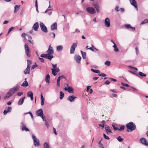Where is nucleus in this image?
Instances as JSON below:
<instances>
[{
	"label": "nucleus",
	"instance_id": "55",
	"mask_svg": "<svg viewBox=\"0 0 148 148\" xmlns=\"http://www.w3.org/2000/svg\"><path fill=\"white\" fill-rule=\"evenodd\" d=\"M44 121H45V125L47 127H48L49 126V125L48 122L46 120H44Z\"/></svg>",
	"mask_w": 148,
	"mask_h": 148
},
{
	"label": "nucleus",
	"instance_id": "39",
	"mask_svg": "<svg viewBox=\"0 0 148 148\" xmlns=\"http://www.w3.org/2000/svg\"><path fill=\"white\" fill-rule=\"evenodd\" d=\"M35 7L36 9V10L37 12H39V11L38 10V5L37 3V0H36L35 2Z\"/></svg>",
	"mask_w": 148,
	"mask_h": 148
},
{
	"label": "nucleus",
	"instance_id": "24",
	"mask_svg": "<svg viewBox=\"0 0 148 148\" xmlns=\"http://www.w3.org/2000/svg\"><path fill=\"white\" fill-rule=\"evenodd\" d=\"M49 80H50V76L49 75L47 74L45 77V80L46 82L47 83H49Z\"/></svg>",
	"mask_w": 148,
	"mask_h": 148
},
{
	"label": "nucleus",
	"instance_id": "51",
	"mask_svg": "<svg viewBox=\"0 0 148 148\" xmlns=\"http://www.w3.org/2000/svg\"><path fill=\"white\" fill-rule=\"evenodd\" d=\"M23 92H18L17 93V95L18 96H20L23 94Z\"/></svg>",
	"mask_w": 148,
	"mask_h": 148
},
{
	"label": "nucleus",
	"instance_id": "27",
	"mask_svg": "<svg viewBox=\"0 0 148 148\" xmlns=\"http://www.w3.org/2000/svg\"><path fill=\"white\" fill-rule=\"evenodd\" d=\"M63 47L62 45H59L57 47L56 50L58 51H60L63 49Z\"/></svg>",
	"mask_w": 148,
	"mask_h": 148
},
{
	"label": "nucleus",
	"instance_id": "37",
	"mask_svg": "<svg viewBox=\"0 0 148 148\" xmlns=\"http://www.w3.org/2000/svg\"><path fill=\"white\" fill-rule=\"evenodd\" d=\"M94 7L96 9L97 12H98L99 11V7L98 5L96 4H95L94 5Z\"/></svg>",
	"mask_w": 148,
	"mask_h": 148
},
{
	"label": "nucleus",
	"instance_id": "16",
	"mask_svg": "<svg viewBox=\"0 0 148 148\" xmlns=\"http://www.w3.org/2000/svg\"><path fill=\"white\" fill-rule=\"evenodd\" d=\"M21 124L22 125V130L23 131H25L26 132L29 131V129L23 123H21Z\"/></svg>",
	"mask_w": 148,
	"mask_h": 148
},
{
	"label": "nucleus",
	"instance_id": "21",
	"mask_svg": "<svg viewBox=\"0 0 148 148\" xmlns=\"http://www.w3.org/2000/svg\"><path fill=\"white\" fill-rule=\"evenodd\" d=\"M27 96L28 97H30L31 100H33V94L31 91H29L27 93Z\"/></svg>",
	"mask_w": 148,
	"mask_h": 148
},
{
	"label": "nucleus",
	"instance_id": "5",
	"mask_svg": "<svg viewBox=\"0 0 148 148\" xmlns=\"http://www.w3.org/2000/svg\"><path fill=\"white\" fill-rule=\"evenodd\" d=\"M25 54L27 55V57H30L31 56L30 50L29 49L28 45L26 43H25Z\"/></svg>",
	"mask_w": 148,
	"mask_h": 148
},
{
	"label": "nucleus",
	"instance_id": "59",
	"mask_svg": "<svg viewBox=\"0 0 148 148\" xmlns=\"http://www.w3.org/2000/svg\"><path fill=\"white\" fill-rule=\"evenodd\" d=\"M52 10V9H49V8H47L46 10L45 11V13H46L48 11L51 10Z\"/></svg>",
	"mask_w": 148,
	"mask_h": 148
},
{
	"label": "nucleus",
	"instance_id": "61",
	"mask_svg": "<svg viewBox=\"0 0 148 148\" xmlns=\"http://www.w3.org/2000/svg\"><path fill=\"white\" fill-rule=\"evenodd\" d=\"M8 111L6 110L5 109L4 110V111L3 112V114H4V115H6V114H7V113H8Z\"/></svg>",
	"mask_w": 148,
	"mask_h": 148
},
{
	"label": "nucleus",
	"instance_id": "13",
	"mask_svg": "<svg viewBox=\"0 0 148 148\" xmlns=\"http://www.w3.org/2000/svg\"><path fill=\"white\" fill-rule=\"evenodd\" d=\"M64 89L65 90H67L70 93H73V89L71 87H68V88L65 87Z\"/></svg>",
	"mask_w": 148,
	"mask_h": 148
},
{
	"label": "nucleus",
	"instance_id": "34",
	"mask_svg": "<svg viewBox=\"0 0 148 148\" xmlns=\"http://www.w3.org/2000/svg\"><path fill=\"white\" fill-rule=\"evenodd\" d=\"M91 71L93 72L97 73H100L99 71L98 70H95L93 69H91Z\"/></svg>",
	"mask_w": 148,
	"mask_h": 148
},
{
	"label": "nucleus",
	"instance_id": "11",
	"mask_svg": "<svg viewBox=\"0 0 148 148\" xmlns=\"http://www.w3.org/2000/svg\"><path fill=\"white\" fill-rule=\"evenodd\" d=\"M140 142L146 146H148V143L146 139L145 138H141L140 140Z\"/></svg>",
	"mask_w": 148,
	"mask_h": 148
},
{
	"label": "nucleus",
	"instance_id": "12",
	"mask_svg": "<svg viewBox=\"0 0 148 148\" xmlns=\"http://www.w3.org/2000/svg\"><path fill=\"white\" fill-rule=\"evenodd\" d=\"M131 4L134 6L135 8L137 10H138L137 5V3L135 0H129Z\"/></svg>",
	"mask_w": 148,
	"mask_h": 148
},
{
	"label": "nucleus",
	"instance_id": "14",
	"mask_svg": "<svg viewBox=\"0 0 148 148\" xmlns=\"http://www.w3.org/2000/svg\"><path fill=\"white\" fill-rule=\"evenodd\" d=\"M38 22H37L32 27V29H33L35 31H36L38 30Z\"/></svg>",
	"mask_w": 148,
	"mask_h": 148
},
{
	"label": "nucleus",
	"instance_id": "33",
	"mask_svg": "<svg viewBox=\"0 0 148 148\" xmlns=\"http://www.w3.org/2000/svg\"><path fill=\"white\" fill-rule=\"evenodd\" d=\"M64 96V93L63 92H62L60 91V99H62Z\"/></svg>",
	"mask_w": 148,
	"mask_h": 148
},
{
	"label": "nucleus",
	"instance_id": "26",
	"mask_svg": "<svg viewBox=\"0 0 148 148\" xmlns=\"http://www.w3.org/2000/svg\"><path fill=\"white\" fill-rule=\"evenodd\" d=\"M45 99L43 97L42 94L41 95V104L42 106L44 105Z\"/></svg>",
	"mask_w": 148,
	"mask_h": 148
},
{
	"label": "nucleus",
	"instance_id": "19",
	"mask_svg": "<svg viewBox=\"0 0 148 148\" xmlns=\"http://www.w3.org/2000/svg\"><path fill=\"white\" fill-rule=\"evenodd\" d=\"M76 97H74L73 96H70L68 97L67 99L70 102H72Z\"/></svg>",
	"mask_w": 148,
	"mask_h": 148
},
{
	"label": "nucleus",
	"instance_id": "52",
	"mask_svg": "<svg viewBox=\"0 0 148 148\" xmlns=\"http://www.w3.org/2000/svg\"><path fill=\"white\" fill-rule=\"evenodd\" d=\"M28 113H29V114H30V115L31 116L32 119H34V117H33V114H32V113L30 112H28Z\"/></svg>",
	"mask_w": 148,
	"mask_h": 148
},
{
	"label": "nucleus",
	"instance_id": "25",
	"mask_svg": "<svg viewBox=\"0 0 148 148\" xmlns=\"http://www.w3.org/2000/svg\"><path fill=\"white\" fill-rule=\"evenodd\" d=\"M20 7V5H16L14 8V13H15L16 12L18 11L19 9V8Z\"/></svg>",
	"mask_w": 148,
	"mask_h": 148
},
{
	"label": "nucleus",
	"instance_id": "4",
	"mask_svg": "<svg viewBox=\"0 0 148 148\" xmlns=\"http://www.w3.org/2000/svg\"><path fill=\"white\" fill-rule=\"evenodd\" d=\"M36 114L38 116H40L44 121V119L45 116L43 115V112L42 109H40L37 110L36 113Z\"/></svg>",
	"mask_w": 148,
	"mask_h": 148
},
{
	"label": "nucleus",
	"instance_id": "18",
	"mask_svg": "<svg viewBox=\"0 0 148 148\" xmlns=\"http://www.w3.org/2000/svg\"><path fill=\"white\" fill-rule=\"evenodd\" d=\"M136 75L139 77H146V75L141 72H139L138 74H136Z\"/></svg>",
	"mask_w": 148,
	"mask_h": 148
},
{
	"label": "nucleus",
	"instance_id": "30",
	"mask_svg": "<svg viewBox=\"0 0 148 148\" xmlns=\"http://www.w3.org/2000/svg\"><path fill=\"white\" fill-rule=\"evenodd\" d=\"M52 70V74L56 76L57 75L56 71L55 69H51Z\"/></svg>",
	"mask_w": 148,
	"mask_h": 148
},
{
	"label": "nucleus",
	"instance_id": "10",
	"mask_svg": "<svg viewBox=\"0 0 148 148\" xmlns=\"http://www.w3.org/2000/svg\"><path fill=\"white\" fill-rule=\"evenodd\" d=\"M74 58L75 61L77 63H80L81 60L82 58L80 56L78 55H76L75 56Z\"/></svg>",
	"mask_w": 148,
	"mask_h": 148
},
{
	"label": "nucleus",
	"instance_id": "32",
	"mask_svg": "<svg viewBox=\"0 0 148 148\" xmlns=\"http://www.w3.org/2000/svg\"><path fill=\"white\" fill-rule=\"evenodd\" d=\"M81 53L82 58L84 59H85L86 58V53L85 52H84L82 51H81Z\"/></svg>",
	"mask_w": 148,
	"mask_h": 148
},
{
	"label": "nucleus",
	"instance_id": "23",
	"mask_svg": "<svg viewBox=\"0 0 148 148\" xmlns=\"http://www.w3.org/2000/svg\"><path fill=\"white\" fill-rule=\"evenodd\" d=\"M57 28V24L56 23H53L51 27V29L52 30L56 29Z\"/></svg>",
	"mask_w": 148,
	"mask_h": 148
},
{
	"label": "nucleus",
	"instance_id": "3",
	"mask_svg": "<svg viewBox=\"0 0 148 148\" xmlns=\"http://www.w3.org/2000/svg\"><path fill=\"white\" fill-rule=\"evenodd\" d=\"M32 138L34 143V145L35 146L38 147L40 146L39 140V139L37 138L35 135H32Z\"/></svg>",
	"mask_w": 148,
	"mask_h": 148
},
{
	"label": "nucleus",
	"instance_id": "54",
	"mask_svg": "<svg viewBox=\"0 0 148 148\" xmlns=\"http://www.w3.org/2000/svg\"><path fill=\"white\" fill-rule=\"evenodd\" d=\"M58 78L60 79H62L63 78H65V77L64 75H61Z\"/></svg>",
	"mask_w": 148,
	"mask_h": 148
},
{
	"label": "nucleus",
	"instance_id": "31",
	"mask_svg": "<svg viewBox=\"0 0 148 148\" xmlns=\"http://www.w3.org/2000/svg\"><path fill=\"white\" fill-rule=\"evenodd\" d=\"M28 86V84L27 81H24L21 85L22 86L27 87Z\"/></svg>",
	"mask_w": 148,
	"mask_h": 148
},
{
	"label": "nucleus",
	"instance_id": "15",
	"mask_svg": "<svg viewBox=\"0 0 148 148\" xmlns=\"http://www.w3.org/2000/svg\"><path fill=\"white\" fill-rule=\"evenodd\" d=\"M18 89V86H16L10 89L9 92H10V94L12 95L14 92L15 91Z\"/></svg>",
	"mask_w": 148,
	"mask_h": 148
},
{
	"label": "nucleus",
	"instance_id": "17",
	"mask_svg": "<svg viewBox=\"0 0 148 148\" xmlns=\"http://www.w3.org/2000/svg\"><path fill=\"white\" fill-rule=\"evenodd\" d=\"M125 26L127 28L130 29L132 31L135 30V28L131 27L130 24H126L125 25Z\"/></svg>",
	"mask_w": 148,
	"mask_h": 148
},
{
	"label": "nucleus",
	"instance_id": "44",
	"mask_svg": "<svg viewBox=\"0 0 148 148\" xmlns=\"http://www.w3.org/2000/svg\"><path fill=\"white\" fill-rule=\"evenodd\" d=\"M124 127L125 126L124 125H122L120 127V129H119V130L120 131H122L124 130Z\"/></svg>",
	"mask_w": 148,
	"mask_h": 148
},
{
	"label": "nucleus",
	"instance_id": "2",
	"mask_svg": "<svg viewBox=\"0 0 148 148\" xmlns=\"http://www.w3.org/2000/svg\"><path fill=\"white\" fill-rule=\"evenodd\" d=\"M127 128V131L131 132L135 129L136 127L135 124L132 122H130L126 125Z\"/></svg>",
	"mask_w": 148,
	"mask_h": 148
},
{
	"label": "nucleus",
	"instance_id": "53",
	"mask_svg": "<svg viewBox=\"0 0 148 148\" xmlns=\"http://www.w3.org/2000/svg\"><path fill=\"white\" fill-rule=\"evenodd\" d=\"M27 68H28V69H30V65H29V60H27Z\"/></svg>",
	"mask_w": 148,
	"mask_h": 148
},
{
	"label": "nucleus",
	"instance_id": "28",
	"mask_svg": "<svg viewBox=\"0 0 148 148\" xmlns=\"http://www.w3.org/2000/svg\"><path fill=\"white\" fill-rule=\"evenodd\" d=\"M112 47L114 48V51L115 52H118L119 51V49L118 48L116 44H114V45L112 46Z\"/></svg>",
	"mask_w": 148,
	"mask_h": 148
},
{
	"label": "nucleus",
	"instance_id": "58",
	"mask_svg": "<svg viewBox=\"0 0 148 148\" xmlns=\"http://www.w3.org/2000/svg\"><path fill=\"white\" fill-rule=\"evenodd\" d=\"M53 132L55 134V135H56L57 134V133L56 132V130L55 128H53Z\"/></svg>",
	"mask_w": 148,
	"mask_h": 148
},
{
	"label": "nucleus",
	"instance_id": "57",
	"mask_svg": "<svg viewBox=\"0 0 148 148\" xmlns=\"http://www.w3.org/2000/svg\"><path fill=\"white\" fill-rule=\"evenodd\" d=\"M135 50H136V53L137 55H138V52H139V51H138V48L137 47H136L135 48Z\"/></svg>",
	"mask_w": 148,
	"mask_h": 148
},
{
	"label": "nucleus",
	"instance_id": "46",
	"mask_svg": "<svg viewBox=\"0 0 148 148\" xmlns=\"http://www.w3.org/2000/svg\"><path fill=\"white\" fill-rule=\"evenodd\" d=\"M60 79H59L58 77V78L57 80V85L58 86H60Z\"/></svg>",
	"mask_w": 148,
	"mask_h": 148
},
{
	"label": "nucleus",
	"instance_id": "60",
	"mask_svg": "<svg viewBox=\"0 0 148 148\" xmlns=\"http://www.w3.org/2000/svg\"><path fill=\"white\" fill-rule=\"evenodd\" d=\"M104 83L108 85L110 83V82L108 80H107Z\"/></svg>",
	"mask_w": 148,
	"mask_h": 148
},
{
	"label": "nucleus",
	"instance_id": "63",
	"mask_svg": "<svg viewBox=\"0 0 148 148\" xmlns=\"http://www.w3.org/2000/svg\"><path fill=\"white\" fill-rule=\"evenodd\" d=\"M112 126L113 127V128L114 130H117L119 129V128L118 127H116L114 125H112Z\"/></svg>",
	"mask_w": 148,
	"mask_h": 148
},
{
	"label": "nucleus",
	"instance_id": "22",
	"mask_svg": "<svg viewBox=\"0 0 148 148\" xmlns=\"http://www.w3.org/2000/svg\"><path fill=\"white\" fill-rule=\"evenodd\" d=\"M105 129L106 132H107V134H108V132L112 133V132L111 131L110 127L108 125H106L105 127Z\"/></svg>",
	"mask_w": 148,
	"mask_h": 148
},
{
	"label": "nucleus",
	"instance_id": "9",
	"mask_svg": "<svg viewBox=\"0 0 148 148\" xmlns=\"http://www.w3.org/2000/svg\"><path fill=\"white\" fill-rule=\"evenodd\" d=\"M104 25L106 27H109L110 26V19L107 18H106L104 21Z\"/></svg>",
	"mask_w": 148,
	"mask_h": 148
},
{
	"label": "nucleus",
	"instance_id": "42",
	"mask_svg": "<svg viewBox=\"0 0 148 148\" xmlns=\"http://www.w3.org/2000/svg\"><path fill=\"white\" fill-rule=\"evenodd\" d=\"M148 22V20L147 19H145L143 21L140 23V24H143L145 23H146Z\"/></svg>",
	"mask_w": 148,
	"mask_h": 148
},
{
	"label": "nucleus",
	"instance_id": "38",
	"mask_svg": "<svg viewBox=\"0 0 148 148\" xmlns=\"http://www.w3.org/2000/svg\"><path fill=\"white\" fill-rule=\"evenodd\" d=\"M117 140L120 142H122L123 140V139L122 138H121V136H119L117 138Z\"/></svg>",
	"mask_w": 148,
	"mask_h": 148
},
{
	"label": "nucleus",
	"instance_id": "41",
	"mask_svg": "<svg viewBox=\"0 0 148 148\" xmlns=\"http://www.w3.org/2000/svg\"><path fill=\"white\" fill-rule=\"evenodd\" d=\"M105 121L104 120H103L101 122V124H99V126H101V127H104V123H105Z\"/></svg>",
	"mask_w": 148,
	"mask_h": 148
},
{
	"label": "nucleus",
	"instance_id": "50",
	"mask_svg": "<svg viewBox=\"0 0 148 148\" xmlns=\"http://www.w3.org/2000/svg\"><path fill=\"white\" fill-rule=\"evenodd\" d=\"M121 84L124 86L129 87L130 86L128 84H124L122 82L121 83Z\"/></svg>",
	"mask_w": 148,
	"mask_h": 148
},
{
	"label": "nucleus",
	"instance_id": "48",
	"mask_svg": "<svg viewBox=\"0 0 148 148\" xmlns=\"http://www.w3.org/2000/svg\"><path fill=\"white\" fill-rule=\"evenodd\" d=\"M38 58H39V59L40 60V61L42 62H44V59L43 58H40L39 57V56H38Z\"/></svg>",
	"mask_w": 148,
	"mask_h": 148
},
{
	"label": "nucleus",
	"instance_id": "20",
	"mask_svg": "<svg viewBox=\"0 0 148 148\" xmlns=\"http://www.w3.org/2000/svg\"><path fill=\"white\" fill-rule=\"evenodd\" d=\"M25 97H24L21 98L18 101V105H22L23 103Z\"/></svg>",
	"mask_w": 148,
	"mask_h": 148
},
{
	"label": "nucleus",
	"instance_id": "29",
	"mask_svg": "<svg viewBox=\"0 0 148 148\" xmlns=\"http://www.w3.org/2000/svg\"><path fill=\"white\" fill-rule=\"evenodd\" d=\"M12 95L10 94V93L8 92V93L6 94L5 96V97L4 98L5 99H7L9 98L10 97H11L12 96Z\"/></svg>",
	"mask_w": 148,
	"mask_h": 148
},
{
	"label": "nucleus",
	"instance_id": "45",
	"mask_svg": "<svg viewBox=\"0 0 148 148\" xmlns=\"http://www.w3.org/2000/svg\"><path fill=\"white\" fill-rule=\"evenodd\" d=\"M103 136L104 138L108 140L110 139V138L108 136H107L105 134H103Z\"/></svg>",
	"mask_w": 148,
	"mask_h": 148
},
{
	"label": "nucleus",
	"instance_id": "35",
	"mask_svg": "<svg viewBox=\"0 0 148 148\" xmlns=\"http://www.w3.org/2000/svg\"><path fill=\"white\" fill-rule=\"evenodd\" d=\"M24 73L25 74H29L30 73V69H28V68H26L24 71Z\"/></svg>",
	"mask_w": 148,
	"mask_h": 148
},
{
	"label": "nucleus",
	"instance_id": "7",
	"mask_svg": "<svg viewBox=\"0 0 148 148\" xmlns=\"http://www.w3.org/2000/svg\"><path fill=\"white\" fill-rule=\"evenodd\" d=\"M40 26L41 30L45 33H47L48 32L47 27L42 22L40 23Z\"/></svg>",
	"mask_w": 148,
	"mask_h": 148
},
{
	"label": "nucleus",
	"instance_id": "36",
	"mask_svg": "<svg viewBox=\"0 0 148 148\" xmlns=\"http://www.w3.org/2000/svg\"><path fill=\"white\" fill-rule=\"evenodd\" d=\"M44 148H49V145L47 143L45 142L44 143Z\"/></svg>",
	"mask_w": 148,
	"mask_h": 148
},
{
	"label": "nucleus",
	"instance_id": "1",
	"mask_svg": "<svg viewBox=\"0 0 148 148\" xmlns=\"http://www.w3.org/2000/svg\"><path fill=\"white\" fill-rule=\"evenodd\" d=\"M46 54H42L40 55L41 57H43L51 60L53 58V56L52 55L54 51L53 48L51 45L49 46L48 50L47 51Z\"/></svg>",
	"mask_w": 148,
	"mask_h": 148
},
{
	"label": "nucleus",
	"instance_id": "8",
	"mask_svg": "<svg viewBox=\"0 0 148 148\" xmlns=\"http://www.w3.org/2000/svg\"><path fill=\"white\" fill-rule=\"evenodd\" d=\"M86 10L88 12L92 14H94L96 12L95 9L92 7H88L86 8Z\"/></svg>",
	"mask_w": 148,
	"mask_h": 148
},
{
	"label": "nucleus",
	"instance_id": "56",
	"mask_svg": "<svg viewBox=\"0 0 148 148\" xmlns=\"http://www.w3.org/2000/svg\"><path fill=\"white\" fill-rule=\"evenodd\" d=\"M128 67L130 68V69H135L136 70V71L138 70V69L137 68L133 67L130 66H129Z\"/></svg>",
	"mask_w": 148,
	"mask_h": 148
},
{
	"label": "nucleus",
	"instance_id": "43",
	"mask_svg": "<svg viewBox=\"0 0 148 148\" xmlns=\"http://www.w3.org/2000/svg\"><path fill=\"white\" fill-rule=\"evenodd\" d=\"M110 64V62L108 61H107L105 62V64L107 66H109Z\"/></svg>",
	"mask_w": 148,
	"mask_h": 148
},
{
	"label": "nucleus",
	"instance_id": "49",
	"mask_svg": "<svg viewBox=\"0 0 148 148\" xmlns=\"http://www.w3.org/2000/svg\"><path fill=\"white\" fill-rule=\"evenodd\" d=\"M98 75H99L101 76H102L103 77H105L106 76V75L103 73H102L101 74H99Z\"/></svg>",
	"mask_w": 148,
	"mask_h": 148
},
{
	"label": "nucleus",
	"instance_id": "6",
	"mask_svg": "<svg viewBox=\"0 0 148 148\" xmlns=\"http://www.w3.org/2000/svg\"><path fill=\"white\" fill-rule=\"evenodd\" d=\"M77 42L73 43L70 48V53L71 54L74 53L75 49L77 47Z\"/></svg>",
	"mask_w": 148,
	"mask_h": 148
},
{
	"label": "nucleus",
	"instance_id": "47",
	"mask_svg": "<svg viewBox=\"0 0 148 148\" xmlns=\"http://www.w3.org/2000/svg\"><path fill=\"white\" fill-rule=\"evenodd\" d=\"M14 28V27H12L9 30L8 34L11 32Z\"/></svg>",
	"mask_w": 148,
	"mask_h": 148
},
{
	"label": "nucleus",
	"instance_id": "40",
	"mask_svg": "<svg viewBox=\"0 0 148 148\" xmlns=\"http://www.w3.org/2000/svg\"><path fill=\"white\" fill-rule=\"evenodd\" d=\"M5 109L8 112H10L11 111L12 108L11 107H6Z\"/></svg>",
	"mask_w": 148,
	"mask_h": 148
},
{
	"label": "nucleus",
	"instance_id": "64",
	"mask_svg": "<svg viewBox=\"0 0 148 148\" xmlns=\"http://www.w3.org/2000/svg\"><path fill=\"white\" fill-rule=\"evenodd\" d=\"M99 147L100 148H104V147L102 144L99 145Z\"/></svg>",
	"mask_w": 148,
	"mask_h": 148
},
{
	"label": "nucleus",
	"instance_id": "62",
	"mask_svg": "<svg viewBox=\"0 0 148 148\" xmlns=\"http://www.w3.org/2000/svg\"><path fill=\"white\" fill-rule=\"evenodd\" d=\"M27 35V34L25 33H23L21 35V36L22 37H25V36H26Z\"/></svg>",
	"mask_w": 148,
	"mask_h": 148
}]
</instances>
